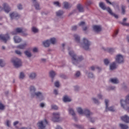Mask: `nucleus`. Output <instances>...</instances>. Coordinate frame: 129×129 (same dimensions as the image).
<instances>
[{"label":"nucleus","mask_w":129,"mask_h":129,"mask_svg":"<svg viewBox=\"0 0 129 129\" xmlns=\"http://www.w3.org/2000/svg\"><path fill=\"white\" fill-rule=\"evenodd\" d=\"M69 54L72 57V63H74V65H77L79 62L82 61V60H84L83 56L81 55L78 56L73 50H70L69 52Z\"/></svg>","instance_id":"obj_1"},{"label":"nucleus","mask_w":129,"mask_h":129,"mask_svg":"<svg viewBox=\"0 0 129 129\" xmlns=\"http://www.w3.org/2000/svg\"><path fill=\"white\" fill-rule=\"evenodd\" d=\"M91 45V42L89 41L87 38H84L83 39L82 43L80 44V47L83 48L84 50H89V47Z\"/></svg>","instance_id":"obj_2"},{"label":"nucleus","mask_w":129,"mask_h":129,"mask_svg":"<svg viewBox=\"0 0 129 129\" xmlns=\"http://www.w3.org/2000/svg\"><path fill=\"white\" fill-rule=\"evenodd\" d=\"M99 7L100 8H101V9H102V10H103L104 11H105V10H106V11L108 12V13H109V14H110V15H111V16H113V17H114V18H115L116 19L118 18V16L115 15L114 13H112V10H111V9L109 7H107L106 8V7H105V5L103 3L100 2L99 4Z\"/></svg>","instance_id":"obj_3"},{"label":"nucleus","mask_w":129,"mask_h":129,"mask_svg":"<svg viewBox=\"0 0 129 129\" xmlns=\"http://www.w3.org/2000/svg\"><path fill=\"white\" fill-rule=\"evenodd\" d=\"M11 62L16 68H20V67H22V60L19 58L14 57L12 58Z\"/></svg>","instance_id":"obj_4"},{"label":"nucleus","mask_w":129,"mask_h":129,"mask_svg":"<svg viewBox=\"0 0 129 129\" xmlns=\"http://www.w3.org/2000/svg\"><path fill=\"white\" fill-rule=\"evenodd\" d=\"M48 124V121L46 119L39 121L37 123L38 129H46V125Z\"/></svg>","instance_id":"obj_5"},{"label":"nucleus","mask_w":129,"mask_h":129,"mask_svg":"<svg viewBox=\"0 0 129 129\" xmlns=\"http://www.w3.org/2000/svg\"><path fill=\"white\" fill-rule=\"evenodd\" d=\"M127 103H129V95L127 96L125 101H123V100H120L121 106L123 108H124V109H125L126 111H128L129 112V107L127 108H125V106H126V104H127Z\"/></svg>","instance_id":"obj_6"},{"label":"nucleus","mask_w":129,"mask_h":129,"mask_svg":"<svg viewBox=\"0 0 129 129\" xmlns=\"http://www.w3.org/2000/svg\"><path fill=\"white\" fill-rule=\"evenodd\" d=\"M52 120L54 122H57L58 121H60V113L59 112L53 113Z\"/></svg>","instance_id":"obj_7"},{"label":"nucleus","mask_w":129,"mask_h":129,"mask_svg":"<svg viewBox=\"0 0 129 129\" xmlns=\"http://www.w3.org/2000/svg\"><path fill=\"white\" fill-rule=\"evenodd\" d=\"M84 115L88 118V117H90V116H92L93 115V113L91 112L89 109L86 108L84 109Z\"/></svg>","instance_id":"obj_8"},{"label":"nucleus","mask_w":129,"mask_h":129,"mask_svg":"<svg viewBox=\"0 0 129 129\" xmlns=\"http://www.w3.org/2000/svg\"><path fill=\"white\" fill-rule=\"evenodd\" d=\"M0 40L4 41L5 43H7V41H8V40H10V36H9V34H5V35L1 34Z\"/></svg>","instance_id":"obj_9"},{"label":"nucleus","mask_w":129,"mask_h":129,"mask_svg":"<svg viewBox=\"0 0 129 129\" xmlns=\"http://www.w3.org/2000/svg\"><path fill=\"white\" fill-rule=\"evenodd\" d=\"M69 112L71 115H72L74 120L75 121H77V117L75 116V112L74 111V109L73 108L70 107L68 109Z\"/></svg>","instance_id":"obj_10"},{"label":"nucleus","mask_w":129,"mask_h":129,"mask_svg":"<svg viewBox=\"0 0 129 129\" xmlns=\"http://www.w3.org/2000/svg\"><path fill=\"white\" fill-rule=\"evenodd\" d=\"M115 60L117 63H123V56L121 54H118L116 56Z\"/></svg>","instance_id":"obj_11"},{"label":"nucleus","mask_w":129,"mask_h":129,"mask_svg":"<svg viewBox=\"0 0 129 129\" xmlns=\"http://www.w3.org/2000/svg\"><path fill=\"white\" fill-rule=\"evenodd\" d=\"M109 101L107 99L105 100V103L106 105V111H114V108L113 107H110L108 108Z\"/></svg>","instance_id":"obj_12"},{"label":"nucleus","mask_w":129,"mask_h":129,"mask_svg":"<svg viewBox=\"0 0 129 129\" xmlns=\"http://www.w3.org/2000/svg\"><path fill=\"white\" fill-rule=\"evenodd\" d=\"M35 96H36L37 98H40L41 100H42L43 98H44L43 93H42V92H35L34 94V97H35Z\"/></svg>","instance_id":"obj_13"},{"label":"nucleus","mask_w":129,"mask_h":129,"mask_svg":"<svg viewBox=\"0 0 129 129\" xmlns=\"http://www.w3.org/2000/svg\"><path fill=\"white\" fill-rule=\"evenodd\" d=\"M36 90V88H35L34 86H31L29 87V91L32 97H34V94H35Z\"/></svg>","instance_id":"obj_14"},{"label":"nucleus","mask_w":129,"mask_h":129,"mask_svg":"<svg viewBox=\"0 0 129 129\" xmlns=\"http://www.w3.org/2000/svg\"><path fill=\"white\" fill-rule=\"evenodd\" d=\"M93 29L95 32L98 33V32H101L102 28L100 25H94L93 26Z\"/></svg>","instance_id":"obj_15"},{"label":"nucleus","mask_w":129,"mask_h":129,"mask_svg":"<svg viewBox=\"0 0 129 129\" xmlns=\"http://www.w3.org/2000/svg\"><path fill=\"white\" fill-rule=\"evenodd\" d=\"M24 30L23 29L21 28H17L15 29V30L14 31H13L12 32V34L13 35H17V34L20 33H23Z\"/></svg>","instance_id":"obj_16"},{"label":"nucleus","mask_w":129,"mask_h":129,"mask_svg":"<svg viewBox=\"0 0 129 129\" xmlns=\"http://www.w3.org/2000/svg\"><path fill=\"white\" fill-rule=\"evenodd\" d=\"M3 8L4 9V11L5 12H6V13H9L10 11H11V8H10V7H9V5H8V4H7V3H4L3 4Z\"/></svg>","instance_id":"obj_17"},{"label":"nucleus","mask_w":129,"mask_h":129,"mask_svg":"<svg viewBox=\"0 0 129 129\" xmlns=\"http://www.w3.org/2000/svg\"><path fill=\"white\" fill-rule=\"evenodd\" d=\"M121 119L126 123H128L129 122V117L127 115L121 117Z\"/></svg>","instance_id":"obj_18"},{"label":"nucleus","mask_w":129,"mask_h":129,"mask_svg":"<svg viewBox=\"0 0 129 129\" xmlns=\"http://www.w3.org/2000/svg\"><path fill=\"white\" fill-rule=\"evenodd\" d=\"M10 18H11V19L13 20V19H16L17 18H20V15L18 14L17 13H12L10 14Z\"/></svg>","instance_id":"obj_19"},{"label":"nucleus","mask_w":129,"mask_h":129,"mask_svg":"<svg viewBox=\"0 0 129 129\" xmlns=\"http://www.w3.org/2000/svg\"><path fill=\"white\" fill-rule=\"evenodd\" d=\"M49 76L52 78L51 81L53 82L54 81V77L56 76V72L53 71H51L49 72Z\"/></svg>","instance_id":"obj_20"},{"label":"nucleus","mask_w":129,"mask_h":129,"mask_svg":"<svg viewBox=\"0 0 129 129\" xmlns=\"http://www.w3.org/2000/svg\"><path fill=\"white\" fill-rule=\"evenodd\" d=\"M77 9L80 13H84V7H83V6L81 5V4L78 5Z\"/></svg>","instance_id":"obj_21"},{"label":"nucleus","mask_w":129,"mask_h":129,"mask_svg":"<svg viewBox=\"0 0 129 129\" xmlns=\"http://www.w3.org/2000/svg\"><path fill=\"white\" fill-rule=\"evenodd\" d=\"M109 81H110V82L113 84H118V83H119L118 80L116 78L110 79Z\"/></svg>","instance_id":"obj_22"},{"label":"nucleus","mask_w":129,"mask_h":129,"mask_svg":"<svg viewBox=\"0 0 129 129\" xmlns=\"http://www.w3.org/2000/svg\"><path fill=\"white\" fill-rule=\"evenodd\" d=\"M36 76L37 74L35 73H31L29 75V77L30 79H35Z\"/></svg>","instance_id":"obj_23"},{"label":"nucleus","mask_w":129,"mask_h":129,"mask_svg":"<svg viewBox=\"0 0 129 129\" xmlns=\"http://www.w3.org/2000/svg\"><path fill=\"white\" fill-rule=\"evenodd\" d=\"M14 40L16 43H21V42H22V39H21L18 36H15Z\"/></svg>","instance_id":"obj_24"},{"label":"nucleus","mask_w":129,"mask_h":129,"mask_svg":"<svg viewBox=\"0 0 129 129\" xmlns=\"http://www.w3.org/2000/svg\"><path fill=\"white\" fill-rule=\"evenodd\" d=\"M26 47H27V44L25 43L18 45L17 46V48L18 49H25Z\"/></svg>","instance_id":"obj_25"},{"label":"nucleus","mask_w":129,"mask_h":129,"mask_svg":"<svg viewBox=\"0 0 129 129\" xmlns=\"http://www.w3.org/2000/svg\"><path fill=\"white\" fill-rule=\"evenodd\" d=\"M33 4H34V7L36 10H40V5L38 3L36 2V0H33Z\"/></svg>","instance_id":"obj_26"},{"label":"nucleus","mask_w":129,"mask_h":129,"mask_svg":"<svg viewBox=\"0 0 129 129\" xmlns=\"http://www.w3.org/2000/svg\"><path fill=\"white\" fill-rule=\"evenodd\" d=\"M64 14V11L62 10H59L56 12V15L57 17H61Z\"/></svg>","instance_id":"obj_27"},{"label":"nucleus","mask_w":129,"mask_h":129,"mask_svg":"<svg viewBox=\"0 0 129 129\" xmlns=\"http://www.w3.org/2000/svg\"><path fill=\"white\" fill-rule=\"evenodd\" d=\"M64 102H70L71 99L69 98L67 96H64L63 98Z\"/></svg>","instance_id":"obj_28"},{"label":"nucleus","mask_w":129,"mask_h":129,"mask_svg":"<svg viewBox=\"0 0 129 129\" xmlns=\"http://www.w3.org/2000/svg\"><path fill=\"white\" fill-rule=\"evenodd\" d=\"M24 54L28 57V58H31V57H32V53L28 50L25 51Z\"/></svg>","instance_id":"obj_29"},{"label":"nucleus","mask_w":129,"mask_h":129,"mask_svg":"<svg viewBox=\"0 0 129 129\" xmlns=\"http://www.w3.org/2000/svg\"><path fill=\"white\" fill-rule=\"evenodd\" d=\"M116 68V64L115 62H113L110 65V69L111 70H114Z\"/></svg>","instance_id":"obj_30"},{"label":"nucleus","mask_w":129,"mask_h":129,"mask_svg":"<svg viewBox=\"0 0 129 129\" xmlns=\"http://www.w3.org/2000/svg\"><path fill=\"white\" fill-rule=\"evenodd\" d=\"M91 70L92 71H94V70H95V69H98V70L99 71V72H100L101 71V68L98 67H94V66H92L91 67Z\"/></svg>","instance_id":"obj_31"},{"label":"nucleus","mask_w":129,"mask_h":129,"mask_svg":"<svg viewBox=\"0 0 129 129\" xmlns=\"http://www.w3.org/2000/svg\"><path fill=\"white\" fill-rule=\"evenodd\" d=\"M43 44L44 47H49V46H50V41H49V40H47L43 42Z\"/></svg>","instance_id":"obj_32"},{"label":"nucleus","mask_w":129,"mask_h":129,"mask_svg":"<svg viewBox=\"0 0 129 129\" xmlns=\"http://www.w3.org/2000/svg\"><path fill=\"white\" fill-rule=\"evenodd\" d=\"M74 36L76 42L79 43V42H80V36H78L77 34H75Z\"/></svg>","instance_id":"obj_33"},{"label":"nucleus","mask_w":129,"mask_h":129,"mask_svg":"<svg viewBox=\"0 0 129 129\" xmlns=\"http://www.w3.org/2000/svg\"><path fill=\"white\" fill-rule=\"evenodd\" d=\"M119 126L120 127H121V129H127L128 128V126L126 125L125 124H119Z\"/></svg>","instance_id":"obj_34"},{"label":"nucleus","mask_w":129,"mask_h":129,"mask_svg":"<svg viewBox=\"0 0 129 129\" xmlns=\"http://www.w3.org/2000/svg\"><path fill=\"white\" fill-rule=\"evenodd\" d=\"M77 110L78 111V112L80 114H83L84 112V110H83L82 108L79 107L77 109Z\"/></svg>","instance_id":"obj_35"},{"label":"nucleus","mask_w":129,"mask_h":129,"mask_svg":"<svg viewBox=\"0 0 129 129\" xmlns=\"http://www.w3.org/2000/svg\"><path fill=\"white\" fill-rule=\"evenodd\" d=\"M49 41L50 44H52V45H54V44L56 43V38H50V39Z\"/></svg>","instance_id":"obj_36"},{"label":"nucleus","mask_w":129,"mask_h":129,"mask_svg":"<svg viewBox=\"0 0 129 129\" xmlns=\"http://www.w3.org/2000/svg\"><path fill=\"white\" fill-rule=\"evenodd\" d=\"M74 126H75V127H76L77 128H79V129H83L84 127V126L82 125H79V124H74Z\"/></svg>","instance_id":"obj_37"},{"label":"nucleus","mask_w":129,"mask_h":129,"mask_svg":"<svg viewBox=\"0 0 129 129\" xmlns=\"http://www.w3.org/2000/svg\"><path fill=\"white\" fill-rule=\"evenodd\" d=\"M6 66V62L3 59H0V66L1 67H4Z\"/></svg>","instance_id":"obj_38"},{"label":"nucleus","mask_w":129,"mask_h":129,"mask_svg":"<svg viewBox=\"0 0 129 129\" xmlns=\"http://www.w3.org/2000/svg\"><path fill=\"white\" fill-rule=\"evenodd\" d=\"M88 119L91 122H94L95 121V118L93 117L92 116L88 117Z\"/></svg>","instance_id":"obj_39"},{"label":"nucleus","mask_w":129,"mask_h":129,"mask_svg":"<svg viewBox=\"0 0 129 129\" xmlns=\"http://www.w3.org/2000/svg\"><path fill=\"white\" fill-rule=\"evenodd\" d=\"M125 21H126V18H124L123 19V22H121L120 24L121 25H122V26H129V24L128 23H126L124 22H125Z\"/></svg>","instance_id":"obj_40"},{"label":"nucleus","mask_w":129,"mask_h":129,"mask_svg":"<svg viewBox=\"0 0 129 129\" xmlns=\"http://www.w3.org/2000/svg\"><path fill=\"white\" fill-rule=\"evenodd\" d=\"M121 10H122V12H121L122 15H124V14H125V6L122 5Z\"/></svg>","instance_id":"obj_41"},{"label":"nucleus","mask_w":129,"mask_h":129,"mask_svg":"<svg viewBox=\"0 0 129 129\" xmlns=\"http://www.w3.org/2000/svg\"><path fill=\"white\" fill-rule=\"evenodd\" d=\"M19 78L20 79H24L25 78V74L23 72L20 73Z\"/></svg>","instance_id":"obj_42"},{"label":"nucleus","mask_w":129,"mask_h":129,"mask_svg":"<svg viewBox=\"0 0 129 129\" xmlns=\"http://www.w3.org/2000/svg\"><path fill=\"white\" fill-rule=\"evenodd\" d=\"M104 63L105 65L107 66H108V64H109V60L107 58L104 59Z\"/></svg>","instance_id":"obj_43"},{"label":"nucleus","mask_w":129,"mask_h":129,"mask_svg":"<svg viewBox=\"0 0 129 129\" xmlns=\"http://www.w3.org/2000/svg\"><path fill=\"white\" fill-rule=\"evenodd\" d=\"M63 6L64 9H68L69 8V4L68 2H64Z\"/></svg>","instance_id":"obj_44"},{"label":"nucleus","mask_w":129,"mask_h":129,"mask_svg":"<svg viewBox=\"0 0 129 129\" xmlns=\"http://www.w3.org/2000/svg\"><path fill=\"white\" fill-rule=\"evenodd\" d=\"M78 25L80 27H82V28H83V27H84V26H85V22L82 21L80 23L78 24Z\"/></svg>","instance_id":"obj_45"},{"label":"nucleus","mask_w":129,"mask_h":129,"mask_svg":"<svg viewBox=\"0 0 129 129\" xmlns=\"http://www.w3.org/2000/svg\"><path fill=\"white\" fill-rule=\"evenodd\" d=\"M81 75V73L79 71H77L75 74V77L78 78Z\"/></svg>","instance_id":"obj_46"},{"label":"nucleus","mask_w":129,"mask_h":129,"mask_svg":"<svg viewBox=\"0 0 129 129\" xmlns=\"http://www.w3.org/2000/svg\"><path fill=\"white\" fill-rule=\"evenodd\" d=\"M88 77L89 78H94V76L93 75V74L92 73H89L88 75Z\"/></svg>","instance_id":"obj_47"},{"label":"nucleus","mask_w":129,"mask_h":129,"mask_svg":"<svg viewBox=\"0 0 129 129\" xmlns=\"http://www.w3.org/2000/svg\"><path fill=\"white\" fill-rule=\"evenodd\" d=\"M107 51L109 53L112 54V53H113V52H114V49L113 48H108Z\"/></svg>","instance_id":"obj_48"},{"label":"nucleus","mask_w":129,"mask_h":129,"mask_svg":"<svg viewBox=\"0 0 129 129\" xmlns=\"http://www.w3.org/2000/svg\"><path fill=\"white\" fill-rule=\"evenodd\" d=\"M5 109V106L0 102V110H4Z\"/></svg>","instance_id":"obj_49"},{"label":"nucleus","mask_w":129,"mask_h":129,"mask_svg":"<svg viewBox=\"0 0 129 129\" xmlns=\"http://www.w3.org/2000/svg\"><path fill=\"white\" fill-rule=\"evenodd\" d=\"M78 28V27L77 25L73 26L71 28L72 31H76V30H77Z\"/></svg>","instance_id":"obj_50"},{"label":"nucleus","mask_w":129,"mask_h":129,"mask_svg":"<svg viewBox=\"0 0 129 129\" xmlns=\"http://www.w3.org/2000/svg\"><path fill=\"white\" fill-rule=\"evenodd\" d=\"M92 4H93L92 1L89 0L87 2V3H86V6H90V5H92Z\"/></svg>","instance_id":"obj_51"},{"label":"nucleus","mask_w":129,"mask_h":129,"mask_svg":"<svg viewBox=\"0 0 129 129\" xmlns=\"http://www.w3.org/2000/svg\"><path fill=\"white\" fill-rule=\"evenodd\" d=\"M106 2L107 4H109V5H111L112 6H113V7H114V6H115V4L114 3H111L108 0H106Z\"/></svg>","instance_id":"obj_52"},{"label":"nucleus","mask_w":129,"mask_h":129,"mask_svg":"<svg viewBox=\"0 0 129 129\" xmlns=\"http://www.w3.org/2000/svg\"><path fill=\"white\" fill-rule=\"evenodd\" d=\"M51 108L52 109L57 110V109H58V106H57L56 105H51Z\"/></svg>","instance_id":"obj_53"},{"label":"nucleus","mask_w":129,"mask_h":129,"mask_svg":"<svg viewBox=\"0 0 129 129\" xmlns=\"http://www.w3.org/2000/svg\"><path fill=\"white\" fill-rule=\"evenodd\" d=\"M92 100H93V101H94V102L95 103H96V104H98V103H99V102L98 101V100H97L96 98H92Z\"/></svg>","instance_id":"obj_54"},{"label":"nucleus","mask_w":129,"mask_h":129,"mask_svg":"<svg viewBox=\"0 0 129 129\" xmlns=\"http://www.w3.org/2000/svg\"><path fill=\"white\" fill-rule=\"evenodd\" d=\"M32 30L33 33H38V29L36 28V27H33Z\"/></svg>","instance_id":"obj_55"},{"label":"nucleus","mask_w":129,"mask_h":129,"mask_svg":"<svg viewBox=\"0 0 129 129\" xmlns=\"http://www.w3.org/2000/svg\"><path fill=\"white\" fill-rule=\"evenodd\" d=\"M54 5L56 6V7H61V5H60V3L59 2H55L53 3Z\"/></svg>","instance_id":"obj_56"},{"label":"nucleus","mask_w":129,"mask_h":129,"mask_svg":"<svg viewBox=\"0 0 129 129\" xmlns=\"http://www.w3.org/2000/svg\"><path fill=\"white\" fill-rule=\"evenodd\" d=\"M118 34V30H116L114 34H113V37H116V36H117V34Z\"/></svg>","instance_id":"obj_57"},{"label":"nucleus","mask_w":129,"mask_h":129,"mask_svg":"<svg viewBox=\"0 0 129 129\" xmlns=\"http://www.w3.org/2000/svg\"><path fill=\"white\" fill-rule=\"evenodd\" d=\"M15 53L16 54H17V55H19L20 56H21V55H22V52L18 50L15 51Z\"/></svg>","instance_id":"obj_58"},{"label":"nucleus","mask_w":129,"mask_h":129,"mask_svg":"<svg viewBox=\"0 0 129 129\" xmlns=\"http://www.w3.org/2000/svg\"><path fill=\"white\" fill-rule=\"evenodd\" d=\"M17 8H18V10H22L23 9V6H22V5H21V4H19L17 6Z\"/></svg>","instance_id":"obj_59"},{"label":"nucleus","mask_w":129,"mask_h":129,"mask_svg":"<svg viewBox=\"0 0 129 129\" xmlns=\"http://www.w3.org/2000/svg\"><path fill=\"white\" fill-rule=\"evenodd\" d=\"M54 85L55 87H59V82L58 81L55 82L54 83Z\"/></svg>","instance_id":"obj_60"},{"label":"nucleus","mask_w":129,"mask_h":129,"mask_svg":"<svg viewBox=\"0 0 129 129\" xmlns=\"http://www.w3.org/2000/svg\"><path fill=\"white\" fill-rule=\"evenodd\" d=\"M97 97L99 99H102V95H101V94H98L97 95Z\"/></svg>","instance_id":"obj_61"},{"label":"nucleus","mask_w":129,"mask_h":129,"mask_svg":"<svg viewBox=\"0 0 129 129\" xmlns=\"http://www.w3.org/2000/svg\"><path fill=\"white\" fill-rule=\"evenodd\" d=\"M6 124H7V126L10 127L11 125V121H10L9 120H7V122H6Z\"/></svg>","instance_id":"obj_62"},{"label":"nucleus","mask_w":129,"mask_h":129,"mask_svg":"<svg viewBox=\"0 0 129 129\" xmlns=\"http://www.w3.org/2000/svg\"><path fill=\"white\" fill-rule=\"evenodd\" d=\"M83 30L84 31H87V30L88 29V27L87 26H84L82 27Z\"/></svg>","instance_id":"obj_63"},{"label":"nucleus","mask_w":129,"mask_h":129,"mask_svg":"<svg viewBox=\"0 0 129 129\" xmlns=\"http://www.w3.org/2000/svg\"><path fill=\"white\" fill-rule=\"evenodd\" d=\"M60 77H61V78H63V79H66V77L64 75L60 74Z\"/></svg>","instance_id":"obj_64"}]
</instances>
